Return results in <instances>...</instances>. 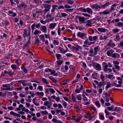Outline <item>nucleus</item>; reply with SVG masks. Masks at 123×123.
Returning a JSON list of instances; mask_svg holds the SVG:
<instances>
[{"mask_svg": "<svg viewBox=\"0 0 123 123\" xmlns=\"http://www.w3.org/2000/svg\"><path fill=\"white\" fill-rule=\"evenodd\" d=\"M10 84H4L3 85V87L4 88L2 87L1 89L3 90L10 91L12 90L13 88V87H12L11 88L10 86Z\"/></svg>", "mask_w": 123, "mask_h": 123, "instance_id": "f257e3e1", "label": "nucleus"}, {"mask_svg": "<svg viewBox=\"0 0 123 123\" xmlns=\"http://www.w3.org/2000/svg\"><path fill=\"white\" fill-rule=\"evenodd\" d=\"M16 82L22 83L23 86H26L27 85H31V83H28L27 84L26 82H27L26 81L24 80H21L17 81Z\"/></svg>", "mask_w": 123, "mask_h": 123, "instance_id": "f03ea898", "label": "nucleus"}, {"mask_svg": "<svg viewBox=\"0 0 123 123\" xmlns=\"http://www.w3.org/2000/svg\"><path fill=\"white\" fill-rule=\"evenodd\" d=\"M77 18L80 21V24H83L85 21V18L83 17H81L79 16H78L77 17Z\"/></svg>", "mask_w": 123, "mask_h": 123, "instance_id": "7ed1b4c3", "label": "nucleus"}, {"mask_svg": "<svg viewBox=\"0 0 123 123\" xmlns=\"http://www.w3.org/2000/svg\"><path fill=\"white\" fill-rule=\"evenodd\" d=\"M94 68L96 70L98 71H100L101 69V65L99 64L98 63L95 64Z\"/></svg>", "mask_w": 123, "mask_h": 123, "instance_id": "20e7f679", "label": "nucleus"}, {"mask_svg": "<svg viewBox=\"0 0 123 123\" xmlns=\"http://www.w3.org/2000/svg\"><path fill=\"white\" fill-rule=\"evenodd\" d=\"M103 70L104 72H106V68L108 67V65L106 62H103L102 64Z\"/></svg>", "mask_w": 123, "mask_h": 123, "instance_id": "39448f33", "label": "nucleus"}, {"mask_svg": "<svg viewBox=\"0 0 123 123\" xmlns=\"http://www.w3.org/2000/svg\"><path fill=\"white\" fill-rule=\"evenodd\" d=\"M41 25L40 23H38L36 25L35 23H34L32 24L31 26V29L32 30H33L35 29V27L36 26L37 28H38Z\"/></svg>", "mask_w": 123, "mask_h": 123, "instance_id": "423d86ee", "label": "nucleus"}, {"mask_svg": "<svg viewBox=\"0 0 123 123\" xmlns=\"http://www.w3.org/2000/svg\"><path fill=\"white\" fill-rule=\"evenodd\" d=\"M105 101L107 102L109 101V97L110 96V93L109 92H106L105 94Z\"/></svg>", "mask_w": 123, "mask_h": 123, "instance_id": "0eeeda50", "label": "nucleus"}, {"mask_svg": "<svg viewBox=\"0 0 123 123\" xmlns=\"http://www.w3.org/2000/svg\"><path fill=\"white\" fill-rule=\"evenodd\" d=\"M72 48L74 50L76 51H78V50L79 49H82V48L80 46L77 45L76 46V47L74 46H72Z\"/></svg>", "mask_w": 123, "mask_h": 123, "instance_id": "6e6552de", "label": "nucleus"}, {"mask_svg": "<svg viewBox=\"0 0 123 123\" xmlns=\"http://www.w3.org/2000/svg\"><path fill=\"white\" fill-rule=\"evenodd\" d=\"M108 45L110 47L113 48L115 46V45L112 40H110L108 43Z\"/></svg>", "mask_w": 123, "mask_h": 123, "instance_id": "1a4fd4ad", "label": "nucleus"}, {"mask_svg": "<svg viewBox=\"0 0 123 123\" xmlns=\"http://www.w3.org/2000/svg\"><path fill=\"white\" fill-rule=\"evenodd\" d=\"M58 50H59L60 51H59V52L63 54L65 53H66L67 52V50L65 51V50L63 48H62L61 47H59Z\"/></svg>", "mask_w": 123, "mask_h": 123, "instance_id": "9d476101", "label": "nucleus"}, {"mask_svg": "<svg viewBox=\"0 0 123 123\" xmlns=\"http://www.w3.org/2000/svg\"><path fill=\"white\" fill-rule=\"evenodd\" d=\"M111 4L109 2H106V3L104 5H101V9H105V8H107V7L109 5H111Z\"/></svg>", "mask_w": 123, "mask_h": 123, "instance_id": "9b49d317", "label": "nucleus"}, {"mask_svg": "<svg viewBox=\"0 0 123 123\" xmlns=\"http://www.w3.org/2000/svg\"><path fill=\"white\" fill-rule=\"evenodd\" d=\"M91 7L92 8H95L97 9H98V8L101 9V6L100 5L95 4L91 6Z\"/></svg>", "mask_w": 123, "mask_h": 123, "instance_id": "f8f14e48", "label": "nucleus"}, {"mask_svg": "<svg viewBox=\"0 0 123 123\" xmlns=\"http://www.w3.org/2000/svg\"><path fill=\"white\" fill-rule=\"evenodd\" d=\"M40 30L43 32L46 33L47 32V28L45 26H42L41 27Z\"/></svg>", "mask_w": 123, "mask_h": 123, "instance_id": "ddd939ff", "label": "nucleus"}, {"mask_svg": "<svg viewBox=\"0 0 123 123\" xmlns=\"http://www.w3.org/2000/svg\"><path fill=\"white\" fill-rule=\"evenodd\" d=\"M99 46H98L94 48V55H96L97 53L98 52L99 50Z\"/></svg>", "mask_w": 123, "mask_h": 123, "instance_id": "4468645a", "label": "nucleus"}, {"mask_svg": "<svg viewBox=\"0 0 123 123\" xmlns=\"http://www.w3.org/2000/svg\"><path fill=\"white\" fill-rule=\"evenodd\" d=\"M86 34L85 33H82L81 32H79L77 33V36L78 37H80L82 38L85 36H86Z\"/></svg>", "mask_w": 123, "mask_h": 123, "instance_id": "2eb2a0df", "label": "nucleus"}, {"mask_svg": "<svg viewBox=\"0 0 123 123\" xmlns=\"http://www.w3.org/2000/svg\"><path fill=\"white\" fill-rule=\"evenodd\" d=\"M97 30L100 32L102 33L105 32L107 30L106 29L100 28H98Z\"/></svg>", "mask_w": 123, "mask_h": 123, "instance_id": "dca6fc26", "label": "nucleus"}, {"mask_svg": "<svg viewBox=\"0 0 123 123\" xmlns=\"http://www.w3.org/2000/svg\"><path fill=\"white\" fill-rule=\"evenodd\" d=\"M56 25L55 23H51L49 25V28L51 29H53L55 27Z\"/></svg>", "mask_w": 123, "mask_h": 123, "instance_id": "f3484780", "label": "nucleus"}, {"mask_svg": "<svg viewBox=\"0 0 123 123\" xmlns=\"http://www.w3.org/2000/svg\"><path fill=\"white\" fill-rule=\"evenodd\" d=\"M117 6V4H114L111 6L110 9V12H112L116 8V6Z\"/></svg>", "mask_w": 123, "mask_h": 123, "instance_id": "a211bd4d", "label": "nucleus"}, {"mask_svg": "<svg viewBox=\"0 0 123 123\" xmlns=\"http://www.w3.org/2000/svg\"><path fill=\"white\" fill-rule=\"evenodd\" d=\"M35 43L37 44H38L41 43V41L38 37H36L35 38Z\"/></svg>", "mask_w": 123, "mask_h": 123, "instance_id": "6ab92c4d", "label": "nucleus"}, {"mask_svg": "<svg viewBox=\"0 0 123 123\" xmlns=\"http://www.w3.org/2000/svg\"><path fill=\"white\" fill-rule=\"evenodd\" d=\"M10 113L12 115L14 116H17V117H21V115L19 114H18L17 113H15L13 111H11L10 112Z\"/></svg>", "mask_w": 123, "mask_h": 123, "instance_id": "aec40b11", "label": "nucleus"}, {"mask_svg": "<svg viewBox=\"0 0 123 123\" xmlns=\"http://www.w3.org/2000/svg\"><path fill=\"white\" fill-rule=\"evenodd\" d=\"M27 6V5H26L25 3L23 2L21 4H20L19 5H18V7L20 8H21L23 7H24L25 8Z\"/></svg>", "mask_w": 123, "mask_h": 123, "instance_id": "412c9836", "label": "nucleus"}, {"mask_svg": "<svg viewBox=\"0 0 123 123\" xmlns=\"http://www.w3.org/2000/svg\"><path fill=\"white\" fill-rule=\"evenodd\" d=\"M111 57L114 58H118L120 57V55L117 53L113 54L111 56Z\"/></svg>", "mask_w": 123, "mask_h": 123, "instance_id": "4be33fe9", "label": "nucleus"}, {"mask_svg": "<svg viewBox=\"0 0 123 123\" xmlns=\"http://www.w3.org/2000/svg\"><path fill=\"white\" fill-rule=\"evenodd\" d=\"M105 85V84L104 83V82H98V84H97L98 86H97V88H98V87L99 88H101V87L102 86H104Z\"/></svg>", "mask_w": 123, "mask_h": 123, "instance_id": "5701e85b", "label": "nucleus"}, {"mask_svg": "<svg viewBox=\"0 0 123 123\" xmlns=\"http://www.w3.org/2000/svg\"><path fill=\"white\" fill-rule=\"evenodd\" d=\"M89 53L90 56H92L94 55V53H93V50L92 48L90 49Z\"/></svg>", "mask_w": 123, "mask_h": 123, "instance_id": "b1692460", "label": "nucleus"}, {"mask_svg": "<svg viewBox=\"0 0 123 123\" xmlns=\"http://www.w3.org/2000/svg\"><path fill=\"white\" fill-rule=\"evenodd\" d=\"M31 39V36L30 35L29 39L28 40V41L27 43L25 44L23 46V47L24 48H25L30 43H31V42L30 41Z\"/></svg>", "mask_w": 123, "mask_h": 123, "instance_id": "393cba45", "label": "nucleus"}, {"mask_svg": "<svg viewBox=\"0 0 123 123\" xmlns=\"http://www.w3.org/2000/svg\"><path fill=\"white\" fill-rule=\"evenodd\" d=\"M43 6L45 9L50 10L51 5L50 4H43Z\"/></svg>", "mask_w": 123, "mask_h": 123, "instance_id": "a878e982", "label": "nucleus"}, {"mask_svg": "<svg viewBox=\"0 0 123 123\" xmlns=\"http://www.w3.org/2000/svg\"><path fill=\"white\" fill-rule=\"evenodd\" d=\"M107 38V36H101L99 37V40H106Z\"/></svg>", "mask_w": 123, "mask_h": 123, "instance_id": "bb28decb", "label": "nucleus"}, {"mask_svg": "<svg viewBox=\"0 0 123 123\" xmlns=\"http://www.w3.org/2000/svg\"><path fill=\"white\" fill-rule=\"evenodd\" d=\"M52 16L51 14L49 13V12H48L47 14V15L46 16V18H50V20L52 21L53 20V18H51Z\"/></svg>", "mask_w": 123, "mask_h": 123, "instance_id": "cd10ccee", "label": "nucleus"}, {"mask_svg": "<svg viewBox=\"0 0 123 123\" xmlns=\"http://www.w3.org/2000/svg\"><path fill=\"white\" fill-rule=\"evenodd\" d=\"M42 80L44 83L46 85H48L49 83L48 81L45 78H42Z\"/></svg>", "mask_w": 123, "mask_h": 123, "instance_id": "c85d7f7f", "label": "nucleus"}, {"mask_svg": "<svg viewBox=\"0 0 123 123\" xmlns=\"http://www.w3.org/2000/svg\"><path fill=\"white\" fill-rule=\"evenodd\" d=\"M86 11L88 13L92 14V13L93 12L92 9L90 8L87 7L86 9Z\"/></svg>", "mask_w": 123, "mask_h": 123, "instance_id": "c756f323", "label": "nucleus"}, {"mask_svg": "<svg viewBox=\"0 0 123 123\" xmlns=\"http://www.w3.org/2000/svg\"><path fill=\"white\" fill-rule=\"evenodd\" d=\"M27 29H24V34L23 35V36L24 37H25L28 36V35L27 34Z\"/></svg>", "mask_w": 123, "mask_h": 123, "instance_id": "7c9ffc66", "label": "nucleus"}, {"mask_svg": "<svg viewBox=\"0 0 123 123\" xmlns=\"http://www.w3.org/2000/svg\"><path fill=\"white\" fill-rule=\"evenodd\" d=\"M63 62V61L61 60H60L59 61H56V62L57 64V67H59L60 66V65Z\"/></svg>", "mask_w": 123, "mask_h": 123, "instance_id": "2f4dec72", "label": "nucleus"}, {"mask_svg": "<svg viewBox=\"0 0 123 123\" xmlns=\"http://www.w3.org/2000/svg\"><path fill=\"white\" fill-rule=\"evenodd\" d=\"M49 78L54 83H56L57 82V80L55 79L53 77L51 76H50L49 77Z\"/></svg>", "mask_w": 123, "mask_h": 123, "instance_id": "473e14b6", "label": "nucleus"}, {"mask_svg": "<svg viewBox=\"0 0 123 123\" xmlns=\"http://www.w3.org/2000/svg\"><path fill=\"white\" fill-rule=\"evenodd\" d=\"M21 68L23 70L24 72L25 73H27V69L25 67L23 66L21 67Z\"/></svg>", "mask_w": 123, "mask_h": 123, "instance_id": "72a5a7b5", "label": "nucleus"}, {"mask_svg": "<svg viewBox=\"0 0 123 123\" xmlns=\"http://www.w3.org/2000/svg\"><path fill=\"white\" fill-rule=\"evenodd\" d=\"M40 38L41 40L43 42H44L45 41L44 38L45 36L43 34L41 35L40 36Z\"/></svg>", "mask_w": 123, "mask_h": 123, "instance_id": "f704fd0d", "label": "nucleus"}, {"mask_svg": "<svg viewBox=\"0 0 123 123\" xmlns=\"http://www.w3.org/2000/svg\"><path fill=\"white\" fill-rule=\"evenodd\" d=\"M65 68L64 69L63 68L61 69L63 71V72H66L67 71L68 69V67L67 65H65Z\"/></svg>", "mask_w": 123, "mask_h": 123, "instance_id": "c9c22d12", "label": "nucleus"}, {"mask_svg": "<svg viewBox=\"0 0 123 123\" xmlns=\"http://www.w3.org/2000/svg\"><path fill=\"white\" fill-rule=\"evenodd\" d=\"M71 98L72 100H73V101L74 102H76V98H75V96L73 94H72L71 96Z\"/></svg>", "mask_w": 123, "mask_h": 123, "instance_id": "e433bc0d", "label": "nucleus"}, {"mask_svg": "<svg viewBox=\"0 0 123 123\" xmlns=\"http://www.w3.org/2000/svg\"><path fill=\"white\" fill-rule=\"evenodd\" d=\"M58 6L57 5H54L52 6L53 8L51 9V11L53 12H54L55 11V8L56 7H58Z\"/></svg>", "mask_w": 123, "mask_h": 123, "instance_id": "4c0bfd02", "label": "nucleus"}, {"mask_svg": "<svg viewBox=\"0 0 123 123\" xmlns=\"http://www.w3.org/2000/svg\"><path fill=\"white\" fill-rule=\"evenodd\" d=\"M119 21V19L118 18H117L114 19L111 22V23H114L115 22H118Z\"/></svg>", "mask_w": 123, "mask_h": 123, "instance_id": "58836bf2", "label": "nucleus"}, {"mask_svg": "<svg viewBox=\"0 0 123 123\" xmlns=\"http://www.w3.org/2000/svg\"><path fill=\"white\" fill-rule=\"evenodd\" d=\"M106 85L105 87L106 89H107L111 86V84L110 82H107Z\"/></svg>", "mask_w": 123, "mask_h": 123, "instance_id": "ea45409f", "label": "nucleus"}, {"mask_svg": "<svg viewBox=\"0 0 123 123\" xmlns=\"http://www.w3.org/2000/svg\"><path fill=\"white\" fill-rule=\"evenodd\" d=\"M108 78L109 79H111L112 80L114 79H115V76L112 74H109L108 75Z\"/></svg>", "mask_w": 123, "mask_h": 123, "instance_id": "a19ab883", "label": "nucleus"}, {"mask_svg": "<svg viewBox=\"0 0 123 123\" xmlns=\"http://www.w3.org/2000/svg\"><path fill=\"white\" fill-rule=\"evenodd\" d=\"M11 67L13 70H16L17 69V65L15 64H12L11 66Z\"/></svg>", "mask_w": 123, "mask_h": 123, "instance_id": "79ce46f5", "label": "nucleus"}, {"mask_svg": "<svg viewBox=\"0 0 123 123\" xmlns=\"http://www.w3.org/2000/svg\"><path fill=\"white\" fill-rule=\"evenodd\" d=\"M55 56L57 59L59 60L60 59V57H61L62 55L60 54H55Z\"/></svg>", "mask_w": 123, "mask_h": 123, "instance_id": "37998d69", "label": "nucleus"}, {"mask_svg": "<svg viewBox=\"0 0 123 123\" xmlns=\"http://www.w3.org/2000/svg\"><path fill=\"white\" fill-rule=\"evenodd\" d=\"M119 31V29L117 28H114L112 30V31L114 33L118 32Z\"/></svg>", "mask_w": 123, "mask_h": 123, "instance_id": "c03bdc74", "label": "nucleus"}, {"mask_svg": "<svg viewBox=\"0 0 123 123\" xmlns=\"http://www.w3.org/2000/svg\"><path fill=\"white\" fill-rule=\"evenodd\" d=\"M8 74L9 76H11L13 74V72H12V70H8Z\"/></svg>", "mask_w": 123, "mask_h": 123, "instance_id": "a18cd8bd", "label": "nucleus"}, {"mask_svg": "<svg viewBox=\"0 0 123 123\" xmlns=\"http://www.w3.org/2000/svg\"><path fill=\"white\" fill-rule=\"evenodd\" d=\"M76 98H77L79 100H81V96L80 94L77 95L76 96Z\"/></svg>", "mask_w": 123, "mask_h": 123, "instance_id": "49530a36", "label": "nucleus"}, {"mask_svg": "<svg viewBox=\"0 0 123 123\" xmlns=\"http://www.w3.org/2000/svg\"><path fill=\"white\" fill-rule=\"evenodd\" d=\"M79 10L80 11H81L82 12H86V9L85 8H84L82 7L80 8L79 9Z\"/></svg>", "mask_w": 123, "mask_h": 123, "instance_id": "de8ad7c7", "label": "nucleus"}, {"mask_svg": "<svg viewBox=\"0 0 123 123\" xmlns=\"http://www.w3.org/2000/svg\"><path fill=\"white\" fill-rule=\"evenodd\" d=\"M6 95V93L4 92H0V97H5Z\"/></svg>", "mask_w": 123, "mask_h": 123, "instance_id": "09e8293b", "label": "nucleus"}, {"mask_svg": "<svg viewBox=\"0 0 123 123\" xmlns=\"http://www.w3.org/2000/svg\"><path fill=\"white\" fill-rule=\"evenodd\" d=\"M53 43L54 44L58 45L59 43V42L58 40H54L53 41Z\"/></svg>", "mask_w": 123, "mask_h": 123, "instance_id": "8fccbe9b", "label": "nucleus"}, {"mask_svg": "<svg viewBox=\"0 0 123 123\" xmlns=\"http://www.w3.org/2000/svg\"><path fill=\"white\" fill-rule=\"evenodd\" d=\"M97 75L96 73L93 74L92 75V78L94 79H96L97 78Z\"/></svg>", "mask_w": 123, "mask_h": 123, "instance_id": "3c124183", "label": "nucleus"}, {"mask_svg": "<svg viewBox=\"0 0 123 123\" xmlns=\"http://www.w3.org/2000/svg\"><path fill=\"white\" fill-rule=\"evenodd\" d=\"M40 112L43 115H47L48 114V112L47 111H41Z\"/></svg>", "mask_w": 123, "mask_h": 123, "instance_id": "603ef678", "label": "nucleus"}, {"mask_svg": "<svg viewBox=\"0 0 123 123\" xmlns=\"http://www.w3.org/2000/svg\"><path fill=\"white\" fill-rule=\"evenodd\" d=\"M95 104L98 108L100 107L101 106L100 104L98 102H95Z\"/></svg>", "mask_w": 123, "mask_h": 123, "instance_id": "864d4df0", "label": "nucleus"}, {"mask_svg": "<svg viewBox=\"0 0 123 123\" xmlns=\"http://www.w3.org/2000/svg\"><path fill=\"white\" fill-rule=\"evenodd\" d=\"M41 32V31H38L37 30H35L34 32V34L36 35H37L39 33Z\"/></svg>", "mask_w": 123, "mask_h": 123, "instance_id": "5fc2aeb1", "label": "nucleus"}, {"mask_svg": "<svg viewBox=\"0 0 123 123\" xmlns=\"http://www.w3.org/2000/svg\"><path fill=\"white\" fill-rule=\"evenodd\" d=\"M84 43L85 44L88 45L89 46L90 45H89V42L88 39L86 40L84 42Z\"/></svg>", "mask_w": 123, "mask_h": 123, "instance_id": "6e6d98bb", "label": "nucleus"}, {"mask_svg": "<svg viewBox=\"0 0 123 123\" xmlns=\"http://www.w3.org/2000/svg\"><path fill=\"white\" fill-rule=\"evenodd\" d=\"M61 14L62 15V17H64L65 18L68 15V14H67L64 13H61Z\"/></svg>", "mask_w": 123, "mask_h": 123, "instance_id": "4d7b16f0", "label": "nucleus"}, {"mask_svg": "<svg viewBox=\"0 0 123 123\" xmlns=\"http://www.w3.org/2000/svg\"><path fill=\"white\" fill-rule=\"evenodd\" d=\"M49 103L50 102L49 101H46L44 102V105L45 106H47L49 104Z\"/></svg>", "mask_w": 123, "mask_h": 123, "instance_id": "13d9d810", "label": "nucleus"}, {"mask_svg": "<svg viewBox=\"0 0 123 123\" xmlns=\"http://www.w3.org/2000/svg\"><path fill=\"white\" fill-rule=\"evenodd\" d=\"M117 25L119 26H121L123 27V23L119 22L117 23Z\"/></svg>", "mask_w": 123, "mask_h": 123, "instance_id": "bf43d9fd", "label": "nucleus"}, {"mask_svg": "<svg viewBox=\"0 0 123 123\" xmlns=\"http://www.w3.org/2000/svg\"><path fill=\"white\" fill-rule=\"evenodd\" d=\"M73 9H65V11L66 12H72L73 11Z\"/></svg>", "mask_w": 123, "mask_h": 123, "instance_id": "052dcab7", "label": "nucleus"}, {"mask_svg": "<svg viewBox=\"0 0 123 123\" xmlns=\"http://www.w3.org/2000/svg\"><path fill=\"white\" fill-rule=\"evenodd\" d=\"M99 118L102 120H103L105 119V117L104 116L102 115H101L99 117Z\"/></svg>", "mask_w": 123, "mask_h": 123, "instance_id": "680f3d73", "label": "nucleus"}, {"mask_svg": "<svg viewBox=\"0 0 123 123\" xmlns=\"http://www.w3.org/2000/svg\"><path fill=\"white\" fill-rule=\"evenodd\" d=\"M49 89L50 90V92L52 93H54L55 92V91L53 88H50Z\"/></svg>", "mask_w": 123, "mask_h": 123, "instance_id": "e2e57ef3", "label": "nucleus"}, {"mask_svg": "<svg viewBox=\"0 0 123 123\" xmlns=\"http://www.w3.org/2000/svg\"><path fill=\"white\" fill-rule=\"evenodd\" d=\"M113 62L114 65H118L119 64V62L118 61H114Z\"/></svg>", "mask_w": 123, "mask_h": 123, "instance_id": "0e129e2a", "label": "nucleus"}, {"mask_svg": "<svg viewBox=\"0 0 123 123\" xmlns=\"http://www.w3.org/2000/svg\"><path fill=\"white\" fill-rule=\"evenodd\" d=\"M98 39V37L96 36H95L93 37V41L96 42V40Z\"/></svg>", "mask_w": 123, "mask_h": 123, "instance_id": "69168bd1", "label": "nucleus"}, {"mask_svg": "<svg viewBox=\"0 0 123 123\" xmlns=\"http://www.w3.org/2000/svg\"><path fill=\"white\" fill-rule=\"evenodd\" d=\"M69 68L71 69H72L73 70H75V67L73 65H70V66Z\"/></svg>", "mask_w": 123, "mask_h": 123, "instance_id": "338daca9", "label": "nucleus"}, {"mask_svg": "<svg viewBox=\"0 0 123 123\" xmlns=\"http://www.w3.org/2000/svg\"><path fill=\"white\" fill-rule=\"evenodd\" d=\"M36 12L37 13H41V10L40 9H38L37 8L35 9Z\"/></svg>", "mask_w": 123, "mask_h": 123, "instance_id": "774afa93", "label": "nucleus"}]
</instances>
